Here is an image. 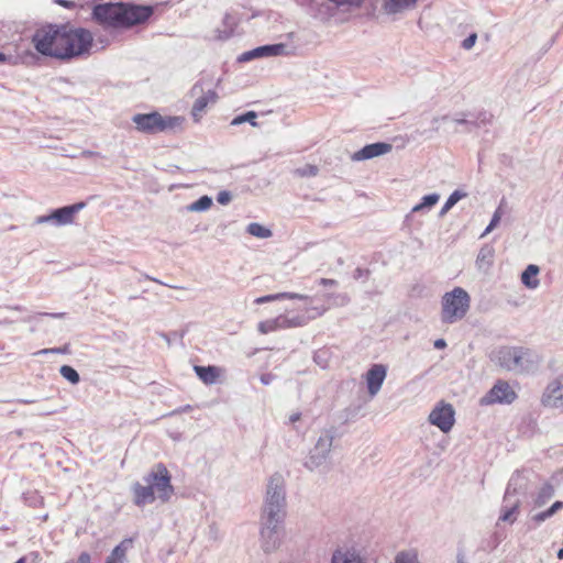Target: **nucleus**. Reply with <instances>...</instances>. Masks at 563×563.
Masks as SVG:
<instances>
[{
	"label": "nucleus",
	"mask_w": 563,
	"mask_h": 563,
	"mask_svg": "<svg viewBox=\"0 0 563 563\" xmlns=\"http://www.w3.org/2000/svg\"><path fill=\"white\" fill-rule=\"evenodd\" d=\"M85 202H77L71 206H66L54 210L49 216L37 218L38 223L53 221L57 225L70 224L75 220V216L85 208Z\"/></svg>",
	"instance_id": "9d476101"
},
{
	"label": "nucleus",
	"mask_w": 563,
	"mask_h": 563,
	"mask_svg": "<svg viewBox=\"0 0 563 563\" xmlns=\"http://www.w3.org/2000/svg\"><path fill=\"white\" fill-rule=\"evenodd\" d=\"M544 407L558 408L563 406V376L551 383L541 399Z\"/></svg>",
	"instance_id": "f8f14e48"
},
{
	"label": "nucleus",
	"mask_w": 563,
	"mask_h": 563,
	"mask_svg": "<svg viewBox=\"0 0 563 563\" xmlns=\"http://www.w3.org/2000/svg\"><path fill=\"white\" fill-rule=\"evenodd\" d=\"M217 99L218 93L216 92L214 89H208L206 92H203L202 96L197 98L191 109V114L194 119L196 121H199L206 108L211 103H216Z\"/></svg>",
	"instance_id": "dca6fc26"
},
{
	"label": "nucleus",
	"mask_w": 563,
	"mask_h": 563,
	"mask_svg": "<svg viewBox=\"0 0 563 563\" xmlns=\"http://www.w3.org/2000/svg\"><path fill=\"white\" fill-rule=\"evenodd\" d=\"M4 60H5V55L0 52V62H4Z\"/></svg>",
	"instance_id": "09e8293b"
},
{
	"label": "nucleus",
	"mask_w": 563,
	"mask_h": 563,
	"mask_svg": "<svg viewBox=\"0 0 563 563\" xmlns=\"http://www.w3.org/2000/svg\"><path fill=\"white\" fill-rule=\"evenodd\" d=\"M518 508H519V506H518V504H516L511 508L504 510L503 515L500 516V520L514 522L516 520V515L518 512Z\"/></svg>",
	"instance_id": "2f4dec72"
},
{
	"label": "nucleus",
	"mask_w": 563,
	"mask_h": 563,
	"mask_svg": "<svg viewBox=\"0 0 563 563\" xmlns=\"http://www.w3.org/2000/svg\"><path fill=\"white\" fill-rule=\"evenodd\" d=\"M156 499L153 485H142L135 483L133 485V501L136 506L142 507L146 504H152Z\"/></svg>",
	"instance_id": "2eb2a0df"
},
{
	"label": "nucleus",
	"mask_w": 563,
	"mask_h": 563,
	"mask_svg": "<svg viewBox=\"0 0 563 563\" xmlns=\"http://www.w3.org/2000/svg\"><path fill=\"white\" fill-rule=\"evenodd\" d=\"M539 267L537 265L530 264L525 269V272L521 275V282L525 286L528 288L534 289L539 286Z\"/></svg>",
	"instance_id": "412c9836"
},
{
	"label": "nucleus",
	"mask_w": 563,
	"mask_h": 563,
	"mask_svg": "<svg viewBox=\"0 0 563 563\" xmlns=\"http://www.w3.org/2000/svg\"><path fill=\"white\" fill-rule=\"evenodd\" d=\"M517 399V393L514 388L503 379H499L488 390V393L481 398L482 406H490L495 404L510 405Z\"/></svg>",
	"instance_id": "0eeeda50"
},
{
	"label": "nucleus",
	"mask_w": 563,
	"mask_h": 563,
	"mask_svg": "<svg viewBox=\"0 0 563 563\" xmlns=\"http://www.w3.org/2000/svg\"><path fill=\"white\" fill-rule=\"evenodd\" d=\"M558 558H559L560 560H563V549L559 550V552H558Z\"/></svg>",
	"instance_id": "de8ad7c7"
},
{
	"label": "nucleus",
	"mask_w": 563,
	"mask_h": 563,
	"mask_svg": "<svg viewBox=\"0 0 563 563\" xmlns=\"http://www.w3.org/2000/svg\"><path fill=\"white\" fill-rule=\"evenodd\" d=\"M147 484L154 486L156 497L166 503L174 495L172 476L163 463H158L155 468L145 477Z\"/></svg>",
	"instance_id": "423d86ee"
},
{
	"label": "nucleus",
	"mask_w": 563,
	"mask_h": 563,
	"mask_svg": "<svg viewBox=\"0 0 563 563\" xmlns=\"http://www.w3.org/2000/svg\"><path fill=\"white\" fill-rule=\"evenodd\" d=\"M395 563H418L416 553L400 552L395 558Z\"/></svg>",
	"instance_id": "c756f323"
},
{
	"label": "nucleus",
	"mask_w": 563,
	"mask_h": 563,
	"mask_svg": "<svg viewBox=\"0 0 563 563\" xmlns=\"http://www.w3.org/2000/svg\"><path fill=\"white\" fill-rule=\"evenodd\" d=\"M386 374H387V368L383 364H374L367 371V373L365 374V380H366L367 389H368V393L371 396H375L379 391V389L386 378Z\"/></svg>",
	"instance_id": "ddd939ff"
},
{
	"label": "nucleus",
	"mask_w": 563,
	"mask_h": 563,
	"mask_svg": "<svg viewBox=\"0 0 563 563\" xmlns=\"http://www.w3.org/2000/svg\"><path fill=\"white\" fill-rule=\"evenodd\" d=\"M93 44L92 33L70 24L51 26L37 40V52L62 60H70L88 54Z\"/></svg>",
	"instance_id": "f257e3e1"
},
{
	"label": "nucleus",
	"mask_w": 563,
	"mask_h": 563,
	"mask_svg": "<svg viewBox=\"0 0 563 563\" xmlns=\"http://www.w3.org/2000/svg\"><path fill=\"white\" fill-rule=\"evenodd\" d=\"M529 355V351L522 347L504 346L497 352V360L501 367L511 371L523 366V361Z\"/></svg>",
	"instance_id": "6e6552de"
},
{
	"label": "nucleus",
	"mask_w": 563,
	"mask_h": 563,
	"mask_svg": "<svg viewBox=\"0 0 563 563\" xmlns=\"http://www.w3.org/2000/svg\"><path fill=\"white\" fill-rule=\"evenodd\" d=\"M57 2L67 9H73L76 7L75 2L68 0H58Z\"/></svg>",
	"instance_id": "ea45409f"
},
{
	"label": "nucleus",
	"mask_w": 563,
	"mask_h": 563,
	"mask_svg": "<svg viewBox=\"0 0 563 563\" xmlns=\"http://www.w3.org/2000/svg\"><path fill=\"white\" fill-rule=\"evenodd\" d=\"M501 216H503L501 209H500V208H498V209L495 211V213H494V216H493V218H492V220H490V223H489V224H488V227L486 228V230H485L484 234L489 233L493 229H495V228L498 225V223L500 222Z\"/></svg>",
	"instance_id": "72a5a7b5"
},
{
	"label": "nucleus",
	"mask_w": 563,
	"mask_h": 563,
	"mask_svg": "<svg viewBox=\"0 0 563 563\" xmlns=\"http://www.w3.org/2000/svg\"><path fill=\"white\" fill-rule=\"evenodd\" d=\"M184 118L177 115H162L154 111L151 113H137L133 115L132 122L139 132L146 134H156L166 131L180 129L184 124Z\"/></svg>",
	"instance_id": "20e7f679"
},
{
	"label": "nucleus",
	"mask_w": 563,
	"mask_h": 563,
	"mask_svg": "<svg viewBox=\"0 0 563 563\" xmlns=\"http://www.w3.org/2000/svg\"><path fill=\"white\" fill-rule=\"evenodd\" d=\"M303 322L299 317L289 318L285 314L277 316L276 318L261 321L257 324V330L261 334H268L278 330H285L296 327H301Z\"/></svg>",
	"instance_id": "9b49d317"
},
{
	"label": "nucleus",
	"mask_w": 563,
	"mask_h": 563,
	"mask_svg": "<svg viewBox=\"0 0 563 563\" xmlns=\"http://www.w3.org/2000/svg\"><path fill=\"white\" fill-rule=\"evenodd\" d=\"M297 174L305 176H316L318 174V167L316 165H306L303 168L297 169Z\"/></svg>",
	"instance_id": "f704fd0d"
},
{
	"label": "nucleus",
	"mask_w": 563,
	"mask_h": 563,
	"mask_svg": "<svg viewBox=\"0 0 563 563\" xmlns=\"http://www.w3.org/2000/svg\"><path fill=\"white\" fill-rule=\"evenodd\" d=\"M15 563H25V560L24 559H20L18 562Z\"/></svg>",
	"instance_id": "8fccbe9b"
},
{
	"label": "nucleus",
	"mask_w": 563,
	"mask_h": 563,
	"mask_svg": "<svg viewBox=\"0 0 563 563\" xmlns=\"http://www.w3.org/2000/svg\"><path fill=\"white\" fill-rule=\"evenodd\" d=\"M391 148H393L391 144L385 143V142L368 144V145H365L360 151L355 152L352 155V159L353 161L371 159V158L389 153L391 151Z\"/></svg>",
	"instance_id": "4468645a"
},
{
	"label": "nucleus",
	"mask_w": 563,
	"mask_h": 563,
	"mask_svg": "<svg viewBox=\"0 0 563 563\" xmlns=\"http://www.w3.org/2000/svg\"><path fill=\"white\" fill-rule=\"evenodd\" d=\"M285 51L284 44H275V45H266L255 48L252 52V55L254 57H262V56H276L280 55Z\"/></svg>",
	"instance_id": "4be33fe9"
},
{
	"label": "nucleus",
	"mask_w": 563,
	"mask_h": 563,
	"mask_svg": "<svg viewBox=\"0 0 563 563\" xmlns=\"http://www.w3.org/2000/svg\"><path fill=\"white\" fill-rule=\"evenodd\" d=\"M79 563H90V555L87 552H82L78 558Z\"/></svg>",
	"instance_id": "58836bf2"
},
{
	"label": "nucleus",
	"mask_w": 563,
	"mask_h": 563,
	"mask_svg": "<svg viewBox=\"0 0 563 563\" xmlns=\"http://www.w3.org/2000/svg\"><path fill=\"white\" fill-rule=\"evenodd\" d=\"M416 2L417 0H386L384 10L386 13L395 14L415 5Z\"/></svg>",
	"instance_id": "aec40b11"
},
{
	"label": "nucleus",
	"mask_w": 563,
	"mask_h": 563,
	"mask_svg": "<svg viewBox=\"0 0 563 563\" xmlns=\"http://www.w3.org/2000/svg\"><path fill=\"white\" fill-rule=\"evenodd\" d=\"M438 200L439 196L437 194L427 195L422 198V201L420 203L412 208V211L417 212L423 209L424 207H433L438 202Z\"/></svg>",
	"instance_id": "cd10ccee"
},
{
	"label": "nucleus",
	"mask_w": 563,
	"mask_h": 563,
	"mask_svg": "<svg viewBox=\"0 0 563 563\" xmlns=\"http://www.w3.org/2000/svg\"><path fill=\"white\" fill-rule=\"evenodd\" d=\"M320 284L323 286H333L336 284V282L330 278H321Z\"/></svg>",
	"instance_id": "c03bdc74"
},
{
	"label": "nucleus",
	"mask_w": 563,
	"mask_h": 563,
	"mask_svg": "<svg viewBox=\"0 0 563 563\" xmlns=\"http://www.w3.org/2000/svg\"><path fill=\"white\" fill-rule=\"evenodd\" d=\"M335 3L338 7H345L347 9L358 8L363 3L364 0H330Z\"/></svg>",
	"instance_id": "473e14b6"
},
{
	"label": "nucleus",
	"mask_w": 563,
	"mask_h": 563,
	"mask_svg": "<svg viewBox=\"0 0 563 563\" xmlns=\"http://www.w3.org/2000/svg\"><path fill=\"white\" fill-rule=\"evenodd\" d=\"M544 515L547 516V518H550L551 516H553V515H554V512L552 511V509H551V508H549V509H547V510L544 511Z\"/></svg>",
	"instance_id": "49530a36"
},
{
	"label": "nucleus",
	"mask_w": 563,
	"mask_h": 563,
	"mask_svg": "<svg viewBox=\"0 0 563 563\" xmlns=\"http://www.w3.org/2000/svg\"><path fill=\"white\" fill-rule=\"evenodd\" d=\"M231 197L230 194L227 191H222L218 195L217 200L221 205H225L230 201Z\"/></svg>",
	"instance_id": "e433bc0d"
},
{
	"label": "nucleus",
	"mask_w": 563,
	"mask_h": 563,
	"mask_svg": "<svg viewBox=\"0 0 563 563\" xmlns=\"http://www.w3.org/2000/svg\"><path fill=\"white\" fill-rule=\"evenodd\" d=\"M545 519H548V518H547V516L544 515V511L539 512V514H537V515H534V516H533V520H534L536 522H542V521H544Z\"/></svg>",
	"instance_id": "37998d69"
},
{
	"label": "nucleus",
	"mask_w": 563,
	"mask_h": 563,
	"mask_svg": "<svg viewBox=\"0 0 563 563\" xmlns=\"http://www.w3.org/2000/svg\"><path fill=\"white\" fill-rule=\"evenodd\" d=\"M267 501L263 515V525L261 534L264 539L266 551L276 548L278 541V523L284 519L283 510L285 496L283 493V478L280 475H274L268 484Z\"/></svg>",
	"instance_id": "7ed1b4c3"
},
{
	"label": "nucleus",
	"mask_w": 563,
	"mask_h": 563,
	"mask_svg": "<svg viewBox=\"0 0 563 563\" xmlns=\"http://www.w3.org/2000/svg\"><path fill=\"white\" fill-rule=\"evenodd\" d=\"M132 539H124L112 550L106 563H123L126 556V552L132 547Z\"/></svg>",
	"instance_id": "a211bd4d"
},
{
	"label": "nucleus",
	"mask_w": 563,
	"mask_h": 563,
	"mask_svg": "<svg viewBox=\"0 0 563 563\" xmlns=\"http://www.w3.org/2000/svg\"><path fill=\"white\" fill-rule=\"evenodd\" d=\"M441 320L444 323H454L462 320L471 305V297L462 287H455L442 297Z\"/></svg>",
	"instance_id": "39448f33"
},
{
	"label": "nucleus",
	"mask_w": 563,
	"mask_h": 563,
	"mask_svg": "<svg viewBox=\"0 0 563 563\" xmlns=\"http://www.w3.org/2000/svg\"><path fill=\"white\" fill-rule=\"evenodd\" d=\"M256 117H257L256 112L249 111V112H246L244 114L235 117L232 120L231 124L232 125H238V124H242L244 122H250L253 126H257V122L255 121Z\"/></svg>",
	"instance_id": "bb28decb"
},
{
	"label": "nucleus",
	"mask_w": 563,
	"mask_h": 563,
	"mask_svg": "<svg viewBox=\"0 0 563 563\" xmlns=\"http://www.w3.org/2000/svg\"><path fill=\"white\" fill-rule=\"evenodd\" d=\"M553 495L554 487L551 484L543 485L534 499V505L538 507L543 506Z\"/></svg>",
	"instance_id": "b1692460"
},
{
	"label": "nucleus",
	"mask_w": 563,
	"mask_h": 563,
	"mask_svg": "<svg viewBox=\"0 0 563 563\" xmlns=\"http://www.w3.org/2000/svg\"><path fill=\"white\" fill-rule=\"evenodd\" d=\"M154 10L151 5L130 3H101L93 8L92 15L102 25L129 29L147 21Z\"/></svg>",
	"instance_id": "f03ea898"
},
{
	"label": "nucleus",
	"mask_w": 563,
	"mask_h": 563,
	"mask_svg": "<svg viewBox=\"0 0 563 563\" xmlns=\"http://www.w3.org/2000/svg\"><path fill=\"white\" fill-rule=\"evenodd\" d=\"M247 232L256 238L266 239L272 235V231L260 223H251L247 227Z\"/></svg>",
	"instance_id": "393cba45"
},
{
	"label": "nucleus",
	"mask_w": 563,
	"mask_h": 563,
	"mask_svg": "<svg viewBox=\"0 0 563 563\" xmlns=\"http://www.w3.org/2000/svg\"><path fill=\"white\" fill-rule=\"evenodd\" d=\"M212 200L208 196L200 197L197 201L191 203L189 210L191 211H203L211 207Z\"/></svg>",
	"instance_id": "c85d7f7f"
},
{
	"label": "nucleus",
	"mask_w": 563,
	"mask_h": 563,
	"mask_svg": "<svg viewBox=\"0 0 563 563\" xmlns=\"http://www.w3.org/2000/svg\"><path fill=\"white\" fill-rule=\"evenodd\" d=\"M462 197V194H460L459 191H454L445 201L444 206L442 207L441 213L448 212Z\"/></svg>",
	"instance_id": "7c9ffc66"
},
{
	"label": "nucleus",
	"mask_w": 563,
	"mask_h": 563,
	"mask_svg": "<svg viewBox=\"0 0 563 563\" xmlns=\"http://www.w3.org/2000/svg\"><path fill=\"white\" fill-rule=\"evenodd\" d=\"M308 297L305 296V295H300V294H296V292H278V294H274V295H266V296H262V297H258L254 300V302L256 305H262V303H266V302H271V301H276V300H280V299H300V300H303V299H307Z\"/></svg>",
	"instance_id": "6ab92c4d"
},
{
	"label": "nucleus",
	"mask_w": 563,
	"mask_h": 563,
	"mask_svg": "<svg viewBox=\"0 0 563 563\" xmlns=\"http://www.w3.org/2000/svg\"><path fill=\"white\" fill-rule=\"evenodd\" d=\"M60 375L71 384H78L80 380L79 374L75 368L69 365H63L59 369Z\"/></svg>",
	"instance_id": "a878e982"
},
{
	"label": "nucleus",
	"mask_w": 563,
	"mask_h": 563,
	"mask_svg": "<svg viewBox=\"0 0 563 563\" xmlns=\"http://www.w3.org/2000/svg\"><path fill=\"white\" fill-rule=\"evenodd\" d=\"M299 418H300V415H299V413H295V415H292V416L290 417V421H291V422H296L297 420H299Z\"/></svg>",
	"instance_id": "a18cd8bd"
},
{
	"label": "nucleus",
	"mask_w": 563,
	"mask_h": 563,
	"mask_svg": "<svg viewBox=\"0 0 563 563\" xmlns=\"http://www.w3.org/2000/svg\"><path fill=\"white\" fill-rule=\"evenodd\" d=\"M195 373L199 377V379L206 385L214 384L219 377L221 376V368L217 366H200L196 365L194 367Z\"/></svg>",
	"instance_id": "f3484780"
},
{
	"label": "nucleus",
	"mask_w": 563,
	"mask_h": 563,
	"mask_svg": "<svg viewBox=\"0 0 563 563\" xmlns=\"http://www.w3.org/2000/svg\"><path fill=\"white\" fill-rule=\"evenodd\" d=\"M446 346V342L443 339H438L434 341V347L435 349H444Z\"/></svg>",
	"instance_id": "a19ab883"
},
{
	"label": "nucleus",
	"mask_w": 563,
	"mask_h": 563,
	"mask_svg": "<svg viewBox=\"0 0 563 563\" xmlns=\"http://www.w3.org/2000/svg\"><path fill=\"white\" fill-rule=\"evenodd\" d=\"M454 409L452 405L441 401L429 415L431 424L443 432H449L454 424Z\"/></svg>",
	"instance_id": "1a4fd4ad"
},
{
	"label": "nucleus",
	"mask_w": 563,
	"mask_h": 563,
	"mask_svg": "<svg viewBox=\"0 0 563 563\" xmlns=\"http://www.w3.org/2000/svg\"><path fill=\"white\" fill-rule=\"evenodd\" d=\"M476 40H477V35L475 33L471 34L468 37H466L463 41V43H462L463 48L471 49L475 45Z\"/></svg>",
	"instance_id": "c9c22d12"
},
{
	"label": "nucleus",
	"mask_w": 563,
	"mask_h": 563,
	"mask_svg": "<svg viewBox=\"0 0 563 563\" xmlns=\"http://www.w3.org/2000/svg\"><path fill=\"white\" fill-rule=\"evenodd\" d=\"M206 85H207V82H206L203 79L199 80V81H198V82H196V84H195V86L192 87V89H191L192 93H197V92H198V90H199V92H203V87H205Z\"/></svg>",
	"instance_id": "4c0bfd02"
},
{
	"label": "nucleus",
	"mask_w": 563,
	"mask_h": 563,
	"mask_svg": "<svg viewBox=\"0 0 563 563\" xmlns=\"http://www.w3.org/2000/svg\"><path fill=\"white\" fill-rule=\"evenodd\" d=\"M332 563H363L361 558L350 551H336L332 556Z\"/></svg>",
	"instance_id": "5701e85b"
},
{
	"label": "nucleus",
	"mask_w": 563,
	"mask_h": 563,
	"mask_svg": "<svg viewBox=\"0 0 563 563\" xmlns=\"http://www.w3.org/2000/svg\"><path fill=\"white\" fill-rule=\"evenodd\" d=\"M552 511L555 514L556 511L563 509V501H555L551 507Z\"/></svg>",
	"instance_id": "79ce46f5"
}]
</instances>
